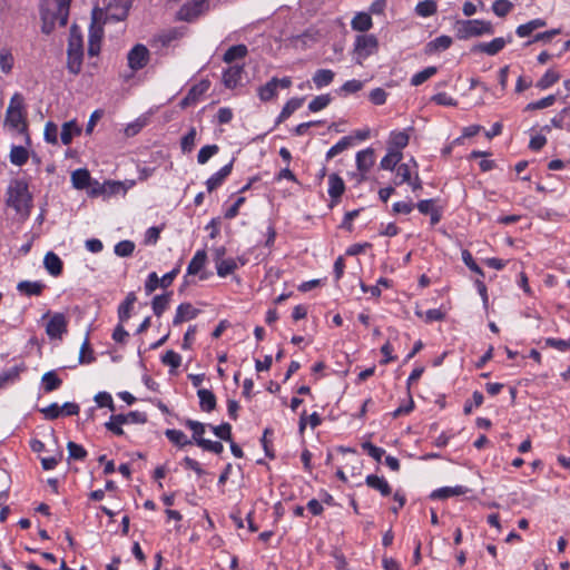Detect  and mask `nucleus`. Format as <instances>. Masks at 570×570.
<instances>
[{
  "label": "nucleus",
  "instance_id": "1",
  "mask_svg": "<svg viewBox=\"0 0 570 570\" xmlns=\"http://www.w3.org/2000/svg\"><path fill=\"white\" fill-rule=\"evenodd\" d=\"M6 125L18 130L21 135H24L27 144H30L28 121L24 112V99L19 92H16L10 99L6 112Z\"/></svg>",
  "mask_w": 570,
  "mask_h": 570
},
{
  "label": "nucleus",
  "instance_id": "2",
  "mask_svg": "<svg viewBox=\"0 0 570 570\" xmlns=\"http://www.w3.org/2000/svg\"><path fill=\"white\" fill-rule=\"evenodd\" d=\"M83 60V41L77 26L70 28L67 47V69L69 73L77 76L81 71Z\"/></svg>",
  "mask_w": 570,
  "mask_h": 570
},
{
  "label": "nucleus",
  "instance_id": "3",
  "mask_svg": "<svg viewBox=\"0 0 570 570\" xmlns=\"http://www.w3.org/2000/svg\"><path fill=\"white\" fill-rule=\"evenodd\" d=\"M7 205L17 213L29 215L31 207V195L28 191V185L22 180H13L8 188Z\"/></svg>",
  "mask_w": 570,
  "mask_h": 570
},
{
  "label": "nucleus",
  "instance_id": "4",
  "mask_svg": "<svg viewBox=\"0 0 570 570\" xmlns=\"http://www.w3.org/2000/svg\"><path fill=\"white\" fill-rule=\"evenodd\" d=\"M494 28L490 21L471 19L459 20L456 22V37L459 39H469L472 37H480L483 35H493Z\"/></svg>",
  "mask_w": 570,
  "mask_h": 570
},
{
  "label": "nucleus",
  "instance_id": "5",
  "mask_svg": "<svg viewBox=\"0 0 570 570\" xmlns=\"http://www.w3.org/2000/svg\"><path fill=\"white\" fill-rule=\"evenodd\" d=\"M150 60V51L142 43L135 45L127 55L128 67L134 71L145 68Z\"/></svg>",
  "mask_w": 570,
  "mask_h": 570
},
{
  "label": "nucleus",
  "instance_id": "6",
  "mask_svg": "<svg viewBox=\"0 0 570 570\" xmlns=\"http://www.w3.org/2000/svg\"><path fill=\"white\" fill-rule=\"evenodd\" d=\"M132 0H110L106 9L107 21H122L128 17Z\"/></svg>",
  "mask_w": 570,
  "mask_h": 570
},
{
  "label": "nucleus",
  "instance_id": "7",
  "mask_svg": "<svg viewBox=\"0 0 570 570\" xmlns=\"http://www.w3.org/2000/svg\"><path fill=\"white\" fill-rule=\"evenodd\" d=\"M379 47L377 38L374 35H358L355 38L354 52L360 59L367 58Z\"/></svg>",
  "mask_w": 570,
  "mask_h": 570
},
{
  "label": "nucleus",
  "instance_id": "8",
  "mask_svg": "<svg viewBox=\"0 0 570 570\" xmlns=\"http://www.w3.org/2000/svg\"><path fill=\"white\" fill-rule=\"evenodd\" d=\"M96 12L97 9L92 11V22L89 29V39H88V55L90 57L98 56L101 50V41L104 38V29L100 26H96Z\"/></svg>",
  "mask_w": 570,
  "mask_h": 570
},
{
  "label": "nucleus",
  "instance_id": "9",
  "mask_svg": "<svg viewBox=\"0 0 570 570\" xmlns=\"http://www.w3.org/2000/svg\"><path fill=\"white\" fill-rule=\"evenodd\" d=\"M512 41V36H508V38L498 37L492 39L490 42H479L471 48V52H483L489 56L498 55L508 42Z\"/></svg>",
  "mask_w": 570,
  "mask_h": 570
},
{
  "label": "nucleus",
  "instance_id": "10",
  "mask_svg": "<svg viewBox=\"0 0 570 570\" xmlns=\"http://www.w3.org/2000/svg\"><path fill=\"white\" fill-rule=\"evenodd\" d=\"M68 322L62 313H55L46 326V333L50 338H60L67 333Z\"/></svg>",
  "mask_w": 570,
  "mask_h": 570
},
{
  "label": "nucleus",
  "instance_id": "11",
  "mask_svg": "<svg viewBox=\"0 0 570 570\" xmlns=\"http://www.w3.org/2000/svg\"><path fill=\"white\" fill-rule=\"evenodd\" d=\"M345 191V183L342 177L333 173L328 176V195L331 197L330 208H333L341 200L342 195Z\"/></svg>",
  "mask_w": 570,
  "mask_h": 570
},
{
  "label": "nucleus",
  "instance_id": "12",
  "mask_svg": "<svg viewBox=\"0 0 570 570\" xmlns=\"http://www.w3.org/2000/svg\"><path fill=\"white\" fill-rule=\"evenodd\" d=\"M374 161L375 155L373 148H366L356 154V167L361 173L358 181H363L365 179V175L372 168Z\"/></svg>",
  "mask_w": 570,
  "mask_h": 570
},
{
  "label": "nucleus",
  "instance_id": "13",
  "mask_svg": "<svg viewBox=\"0 0 570 570\" xmlns=\"http://www.w3.org/2000/svg\"><path fill=\"white\" fill-rule=\"evenodd\" d=\"M204 3L205 0H194L190 3L184 4L177 13L178 19L187 22L194 21L203 12Z\"/></svg>",
  "mask_w": 570,
  "mask_h": 570
},
{
  "label": "nucleus",
  "instance_id": "14",
  "mask_svg": "<svg viewBox=\"0 0 570 570\" xmlns=\"http://www.w3.org/2000/svg\"><path fill=\"white\" fill-rule=\"evenodd\" d=\"M233 165L234 158L206 180V187L209 193L217 189L224 183V180L230 175L233 170Z\"/></svg>",
  "mask_w": 570,
  "mask_h": 570
},
{
  "label": "nucleus",
  "instance_id": "15",
  "mask_svg": "<svg viewBox=\"0 0 570 570\" xmlns=\"http://www.w3.org/2000/svg\"><path fill=\"white\" fill-rule=\"evenodd\" d=\"M244 72V65H234L228 67L223 72V83L228 89L237 87Z\"/></svg>",
  "mask_w": 570,
  "mask_h": 570
},
{
  "label": "nucleus",
  "instance_id": "16",
  "mask_svg": "<svg viewBox=\"0 0 570 570\" xmlns=\"http://www.w3.org/2000/svg\"><path fill=\"white\" fill-rule=\"evenodd\" d=\"M407 130H413V127H409L406 130L397 131L393 130L390 134L389 137V150H400L404 149L410 141V135L407 134Z\"/></svg>",
  "mask_w": 570,
  "mask_h": 570
},
{
  "label": "nucleus",
  "instance_id": "17",
  "mask_svg": "<svg viewBox=\"0 0 570 570\" xmlns=\"http://www.w3.org/2000/svg\"><path fill=\"white\" fill-rule=\"evenodd\" d=\"M200 311L195 308L190 303H181L176 309V314L173 320V325H179L183 322L195 318Z\"/></svg>",
  "mask_w": 570,
  "mask_h": 570
},
{
  "label": "nucleus",
  "instance_id": "18",
  "mask_svg": "<svg viewBox=\"0 0 570 570\" xmlns=\"http://www.w3.org/2000/svg\"><path fill=\"white\" fill-rule=\"evenodd\" d=\"M365 483L368 488L379 491L382 497H390L392 494V488L383 476L368 474Z\"/></svg>",
  "mask_w": 570,
  "mask_h": 570
},
{
  "label": "nucleus",
  "instance_id": "19",
  "mask_svg": "<svg viewBox=\"0 0 570 570\" xmlns=\"http://www.w3.org/2000/svg\"><path fill=\"white\" fill-rule=\"evenodd\" d=\"M43 265L47 272L55 277L60 276L62 274L63 263L60 259V257L53 252H48L45 255Z\"/></svg>",
  "mask_w": 570,
  "mask_h": 570
},
{
  "label": "nucleus",
  "instance_id": "20",
  "mask_svg": "<svg viewBox=\"0 0 570 570\" xmlns=\"http://www.w3.org/2000/svg\"><path fill=\"white\" fill-rule=\"evenodd\" d=\"M453 40L450 36L442 35L440 37H436L435 39L429 41L425 45L424 52L425 55H433L439 51H444L449 49L452 45Z\"/></svg>",
  "mask_w": 570,
  "mask_h": 570
},
{
  "label": "nucleus",
  "instance_id": "21",
  "mask_svg": "<svg viewBox=\"0 0 570 570\" xmlns=\"http://www.w3.org/2000/svg\"><path fill=\"white\" fill-rule=\"evenodd\" d=\"M468 491H469V489L463 485L443 487V488L434 490L430 494V498L433 500H436V499L445 500V499H449L450 497L465 494Z\"/></svg>",
  "mask_w": 570,
  "mask_h": 570
},
{
  "label": "nucleus",
  "instance_id": "22",
  "mask_svg": "<svg viewBox=\"0 0 570 570\" xmlns=\"http://www.w3.org/2000/svg\"><path fill=\"white\" fill-rule=\"evenodd\" d=\"M197 395L199 397V406L202 411L209 413L216 409L217 400L210 390L199 389L197 391Z\"/></svg>",
  "mask_w": 570,
  "mask_h": 570
},
{
  "label": "nucleus",
  "instance_id": "23",
  "mask_svg": "<svg viewBox=\"0 0 570 570\" xmlns=\"http://www.w3.org/2000/svg\"><path fill=\"white\" fill-rule=\"evenodd\" d=\"M81 127L78 126L76 120L66 121L61 127L60 139L63 145H70L75 136L81 134Z\"/></svg>",
  "mask_w": 570,
  "mask_h": 570
},
{
  "label": "nucleus",
  "instance_id": "24",
  "mask_svg": "<svg viewBox=\"0 0 570 570\" xmlns=\"http://www.w3.org/2000/svg\"><path fill=\"white\" fill-rule=\"evenodd\" d=\"M305 98L304 97H294L286 101L284 105L281 114L278 115L276 119V125L285 121L287 118L292 116L294 111H296L298 108L302 107Z\"/></svg>",
  "mask_w": 570,
  "mask_h": 570
},
{
  "label": "nucleus",
  "instance_id": "25",
  "mask_svg": "<svg viewBox=\"0 0 570 570\" xmlns=\"http://www.w3.org/2000/svg\"><path fill=\"white\" fill-rule=\"evenodd\" d=\"M45 288L41 282L21 281L17 285V289L26 296H40Z\"/></svg>",
  "mask_w": 570,
  "mask_h": 570
},
{
  "label": "nucleus",
  "instance_id": "26",
  "mask_svg": "<svg viewBox=\"0 0 570 570\" xmlns=\"http://www.w3.org/2000/svg\"><path fill=\"white\" fill-rule=\"evenodd\" d=\"M136 301L137 296L135 292H130L127 294L125 301L118 306V318L120 323H125L130 318V313Z\"/></svg>",
  "mask_w": 570,
  "mask_h": 570
},
{
  "label": "nucleus",
  "instance_id": "27",
  "mask_svg": "<svg viewBox=\"0 0 570 570\" xmlns=\"http://www.w3.org/2000/svg\"><path fill=\"white\" fill-rule=\"evenodd\" d=\"M248 55V49L246 45L239 43L229 47L223 56V61L226 63H232L235 60L244 59Z\"/></svg>",
  "mask_w": 570,
  "mask_h": 570
},
{
  "label": "nucleus",
  "instance_id": "28",
  "mask_svg": "<svg viewBox=\"0 0 570 570\" xmlns=\"http://www.w3.org/2000/svg\"><path fill=\"white\" fill-rule=\"evenodd\" d=\"M206 252L204 249L197 250L188 264L187 275H197L198 273H200L206 264Z\"/></svg>",
  "mask_w": 570,
  "mask_h": 570
},
{
  "label": "nucleus",
  "instance_id": "29",
  "mask_svg": "<svg viewBox=\"0 0 570 570\" xmlns=\"http://www.w3.org/2000/svg\"><path fill=\"white\" fill-rule=\"evenodd\" d=\"M171 295H173V292H166L164 294L156 295L153 298L151 308H153L154 314L157 317H160L164 314V312L167 309V307L170 303Z\"/></svg>",
  "mask_w": 570,
  "mask_h": 570
},
{
  "label": "nucleus",
  "instance_id": "30",
  "mask_svg": "<svg viewBox=\"0 0 570 570\" xmlns=\"http://www.w3.org/2000/svg\"><path fill=\"white\" fill-rule=\"evenodd\" d=\"M27 370V366L23 362L18 365L10 367L7 371L0 373V389L3 387L9 382H14L19 379L20 374Z\"/></svg>",
  "mask_w": 570,
  "mask_h": 570
},
{
  "label": "nucleus",
  "instance_id": "31",
  "mask_svg": "<svg viewBox=\"0 0 570 570\" xmlns=\"http://www.w3.org/2000/svg\"><path fill=\"white\" fill-rule=\"evenodd\" d=\"M91 176L88 169L78 168L71 174L72 186L76 189H85L90 185Z\"/></svg>",
  "mask_w": 570,
  "mask_h": 570
},
{
  "label": "nucleus",
  "instance_id": "32",
  "mask_svg": "<svg viewBox=\"0 0 570 570\" xmlns=\"http://www.w3.org/2000/svg\"><path fill=\"white\" fill-rule=\"evenodd\" d=\"M547 24V21L541 18H537L528 21L527 23L520 24L517 27L515 33L520 38H524L530 36L534 30L542 28Z\"/></svg>",
  "mask_w": 570,
  "mask_h": 570
},
{
  "label": "nucleus",
  "instance_id": "33",
  "mask_svg": "<svg viewBox=\"0 0 570 570\" xmlns=\"http://www.w3.org/2000/svg\"><path fill=\"white\" fill-rule=\"evenodd\" d=\"M41 381H42L43 391L46 393H50L52 391L58 390L62 384V380L58 376L56 371L46 372L42 375Z\"/></svg>",
  "mask_w": 570,
  "mask_h": 570
},
{
  "label": "nucleus",
  "instance_id": "34",
  "mask_svg": "<svg viewBox=\"0 0 570 570\" xmlns=\"http://www.w3.org/2000/svg\"><path fill=\"white\" fill-rule=\"evenodd\" d=\"M258 97L262 101L267 102L272 100L277 95L276 89V77H273L265 85L258 87L257 89Z\"/></svg>",
  "mask_w": 570,
  "mask_h": 570
},
{
  "label": "nucleus",
  "instance_id": "35",
  "mask_svg": "<svg viewBox=\"0 0 570 570\" xmlns=\"http://www.w3.org/2000/svg\"><path fill=\"white\" fill-rule=\"evenodd\" d=\"M352 28L353 30L365 32L372 28V18L366 12H358L353 19H352Z\"/></svg>",
  "mask_w": 570,
  "mask_h": 570
},
{
  "label": "nucleus",
  "instance_id": "36",
  "mask_svg": "<svg viewBox=\"0 0 570 570\" xmlns=\"http://www.w3.org/2000/svg\"><path fill=\"white\" fill-rule=\"evenodd\" d=\"M402 151L389 150V153L381 159L380 167L384 170H393L395 166L402 160Z\"/></svg>",
  "mask_w": 570,
  "mask_h": 570
},
{
  "label": "nucleus",
  "instance_id": "37",
  "mask_svg": "<svg viewBox=\"0 0 570 570\" xmlns=\"http://www.w3.org/2000/svg\"><path fill=\"white\" fill-rule=\"evenodd\" d=\"M335 73L331 69H318L313 75V82L317 88L328 86L334 80Z\"/></svg>",
  "mask_w": 570,
  "mask_h": 570
},
{
  "label": "nucleus",
  "instance_id": "38",
  "mask_svg": "<svg viewBox=\"0 0 570 570\" xmlns=\"http://www.w3.org/2000/svg\"><path fill=\"white\" fill-rule=\"evenodd\" d=\"M307 421H308V423L311 424V426L313 429H315V428H317L318 425L322 424V417L320 416L318 413L313 412L309 416H307V413L304 410L302 412L299 421H298V431H299L301 434L304 433V431L306 429Z\"/></svg>",
  "mask_w": 570,
  "mask_h": 570
},
{
  "label": "nucleus",
  "instance_id": "39",
  "mask_svg": "<svg viewBox=\"0 0 570 570\" xmlns=\"http://www.w3.org/2000/svg\"><path fill=\"white\" fill-rule=\"evenodd\" d=\"M560 73L553 69H548L546 73L537 81L535 87L544 90L553 86L560 79Z\"/></svg>",
  "mask_w": 570,
  "mask_h": 570
},
{
  "label": "nucleus",
  "instance_id": "40",
  "mask_svg": "<svg viewBox=\"0 0 570 570\" xmlns=\"http://www.w3.org/2000/svg\"><path fill=\"white\" fill-rule=\"evenodd\" d=\"M165 435L170 442H173L175 445L179 448H184L188 444H191V441L188 440L185 433L180 430L167 429L165 431Z\"/></svg>",
  "mask_w": 570,
  "mask_h": 570
},
{
  "label": "nucleus",
  "instance_id": "41",
  "mask_svg": "<svg viewBox=\"0 0 570 570\" xmlns=\"http://www.w3.org/2000/svg\"><path fill=\"white\" fill-rule=\"evenodd\" d=\"M29 154L23 146H13L10 151V161L13 165L22 166L28 161Z\"/></svg>",
  "mask_w": 570,
  "mask_h": 570
},
{
  "label": "nucleus",
  "instance_id": "42",
  "mask_svg": "<svg viewBox=\"0 0 570 570\" xmlns=\"http://www.w3.org/2000/svg\"><path fill=\"white\" fill-rule=\"evenodd\" d=\"M209 87L210 81L208 79H202L198 83L191 86L187 94L196 104L199 98L209 89Z\"/></svg>",
  "mask_w": 570,
  "mask_h": 570
},
{
  "label": "nucleus",
  "instance_id": "43",
  "mask_svg": "<svg viewBox=\"0 0 570 570\" xmlns=\"http://www.w3.org/2000/svg\"><path fill=\"white\" fill-rule=\"evenodd\" d=\"M438 72V68L434 66L426 67L425 69L416 72L411 78V85L412 86H420L424 83L426 80H429L432 76H434Z\"/></svg>",
  "mask_w": 570,
  "mask_h": 570
},
{
  "label": "nucleus",
  "instance_id": "44",
  "mask_svg": "<svg viewBox=\"0 0 570 570\" xmlns=\"http://www.w3.org/2000/svg\"><path fill=\"white\" fill-rule=\"evenodd\" d=\"M218 151H219V146L216 144L206 145V146L202 147L197 155L198 164H200V165L206 164L213 156L218 154Z\"/></svg>",
  "mask_w": 570,
  "mask_h": 570
},
{
  "label": "nucleus",
  "instance_id": "45",
  "mask_svg": "<svg viewBox=\"0 0 570 570\" xmlns=\"http://www.w3.org/2000/svg\"><path fill=\"white\" fill-rule=\"evenodd\" d=\"M438 10L436 2L434 0H424L416 4L415 11L421 17H430Z\"/></svg>",
  "mask_w": 570,
  "mask_h": 570
},
{
  "label": "nucleus",
  "instance_id": "46",
  "mask_svg": "<svg viewBox=\"0 0 570 570\" xmlns=\"http://www.w3.org/2000/svg\"><path fill=\"white\" fill-rule=\"evenodd\" d=\"M96 361L95 352L90 346L88 337L81 345L79 353V363L80 364H90Z\"/></svg>",
  "mask_w": 570,
  "mask_h": 570
},
{
  "label": "nucleus",
  "instance_id": "47",
  "mask_svg": "<svg viewBox=\"0 0 570 570\" xmlns=\"http://www.w3.org/2000/svg\"><path fill=\"white\" fill-rule=\"evenodd\" d=\"M236 268L237 264L233 258L223 259L216 263L217 274L220 277H226L227 275L234 273Z\"/></svg>",
  "mask_w": 570,
  "mask_h": 570
},
{
  "label": "nucleus",
  "instance_id": "48",
  "mask_svg": "<svg viewBox=\"0 0 570 570\" xmlns=\"http://www.w3.org/2000/svg\"><path fill=\"white\" fill-rule=\"evenodd\" d=\"M352 144V137L345 136L340 141H337L334 146H332L328 151L326 153V158L332 159L340 153L347 149Z\"/></svg>",
  "mask_w": 570,
  "mask_h": 570
},
{
  "label": "nucleus",
  "instance_id": "49",
  "mask_svg": "<svg viewBox=\"0 0 570 570\" xmlns=\"http://www.w3.org/2000/svg\"><path fill=\"white\" fill-rule=\"evenodd\" d=\"M197 131L195 127H190L188 132L183 136L180 147L183 153H190L194 149Z\"/></svg>",
  "mask_w": 570,
  "mask_h": 570
},
{
  "label": "nucleus",
  "instance_id": "50",
  "mask_svg": "<svg viewBox=\"0 0 570 570\" xmlns=\"http://www.w3.org/2000/svg\"><path fill=\"white\" fill-rule=\"evenodd\" d=\"M332 101V98L328 94L316 96L309 104L308 110L312 112H317L324 108H326Z\"/></svg>",
  "mask_w": 570,
  "mask_h": 570
},
{
  "label": "nucleus",
  "instance_id": "51",
  "mask_svg": "<svg viewBox=\"0 0 570 570\" xmlns=\"http://www.w3.org/2000/svg\"><path fill=\"white\" fill-rule=\"evenodd\" d=\"M185 425L193 431V440L198 445L199 440H205L203 434L205 433V424L194 420H187Z\"/></svg>",
  "mask_w": 570,
  "mask_h": 570
},
{
  "label": "nucleus",
  "instance_id": "52",
  "mask_svg": "<svg viewBox=\"0 0 570 570\" xmlns=\"http://www.w3.org/2000/svg\"><path fill=\"white\" fill-rule=\"evenodd\" d=\"M214 434L219 438L220 440L232 442L233 434H232V425L227 422L222 423L220 425L213 426L210 425Z\"/></svg>",
  "mask_w": 570,
  "mask_h": 570
},
{
  "label": "nucleus",
  "instance_id": "53",
  "mask_svg": "<svg viewBox=\"0 0 570 570\" xmlns=\"http://www.w3.org/2000/svg\"><path fill=\"white\" fill-rule=\"evenodd\" d=\"M363 210V208H357L351 212H346L342 223L340 224V228L344 229L346 232L352 233L354 230L353 220L358 217L360 213Z\"/></svg>",
  "mask_w": 570,
  "mask_h": 570
},
{
  "label": "nucleus",
  "instance_id": "54",
  "mask_svg": "<svg viewBox=\"0 0 570 570\" xmlns=\"http://www.w3.org/2000/svg\"><path fill=\"white\" fill-rule=\"evenodd\" d=\"M513 8L509 0H495L492 4V10L498 17H505Z\"/></svg>",
  "mask_w": 570,
  "mask_h": 570
},
{
  "label": "nucleus",
  "instance_id": "55",
  "mask_svg": "<svg viewBox=\"0 0 570 570\" xmlns=\"http://www.w3.org/2000/svg\"><path fill=\"white\" fill-rule=\"evenodd\" d=\"M135 250V243L131 240H121L115 246V254L119 257H128Z\"/></svg>",
  "mask_w": 570,
  "mask_h": 570
},
{
  "label": "nucleus",
  "instance_id": "56",
  "mask_svg": "<svg viewBox=\"0 0 570 570\" xmlns=\"http://www.w3.org/2000/svg\"><path fill=\"white\" fill-rule=\"evenodd\" d=\"M67 450L69 452V458L73 460H85L87 456V451L80 444H77L72 441L67 443Z\"/></svg>",
  "mask_w": 570,
  "mask_h": 570
},
{
  "label": "nucleus",
  "instance_id": "57",
  "mask_svg": "<svg viewBox=\"0 0 570 570\" xmlns=\"http://www.w3.org/2000/svg\"><path fill=\"white\" fill-rule=\"evenodd\" d=\"M0 67L4 73H9L13 67V56L9 49L0 51Z\"/></svg>",
  "mask_w": 570,
  "mask_h": 570
},
{
  "label": "nucleus",
  "instance_id": "58",
  "mask_svg": "<svg viewBox=\"0 0 570 570\" xmlns=\"http://www.w3.org/2000/svg\"><path fill=\"white\" fill-rule=\"evenodd\" d=\"M362 449L367 452L375 461L380 462L382 456L385 454V450L374 445L370 441H365L361 444Z\"/></svg>",
  "mask_w": 570,
  "mask_h": 570
},
{
  "label": "nucleus",
  "instance_id": "59",
  "mask_svg": "<svg viewBox=\"0 0 570 570\" xmlns=\"http://www.w3.org/2000/svg\"><path fill=\"white\" fill-rule=\"evenodd\" d=\"M161 362L171 368H178L181 364V356L173 350H168L163 356Z\"/></svg>",
  "mask_w": 570,
  "mask_h": 570
},
{
  "label": "nucleus",
  "instance_id": "60",
  "mask_svg": "<svg viewBox=\"0 0 570 570\" xmlns=\"http://www.w3.org/2000/svg\"><path fill=\"white\" fill-rule=\"evenodd\" d=\"M181 37L183 32L176 28H173L159 35L158 40L161 42L163 46H169L173 41Z\"/></svg>",
  "mask_w": 570,
  "mask_h": 570
},
{
  "label": "nucleus",
  "instance_id": "61",
  "mask_svg": "<svg viewBox=\"0 0 570 570\" xmlns=\"http://www.w3.org/2000/svg\"><path fill=\"white\" fill-rule=\"evenodd\" d=\"M95 401L99 407H108L111 412L116 411L112 397L108 392H99L96 394Z\"/></svg>",
  "mask_w": 570,
  "mask_h": 570
},
{
  "label": "nucleus",
  "instance_id": "62",
  "mask_svg": "<svg viewBox=\"0 0 570 570\" xmlns=\"http://www.w3.org/2000/svg\"><path fill=\"white\" fill-rule=\"evenodd\" d=\"M41 31L46 35H50L55 29L56 16L49 11L41 13Z\"/></svg>",
  "mask_w": 570,
  "mask_h": 570
},
{
  "label": "nucleus",
  "instance_id": "63",
  "mask_svg": "<svg viewBox=\"0 0 570 570\" xmlns=\"http://www.w3.org/2000/svg\"><path fill=\"white\" fill-rule=\"evenodd\" d=\"M411 179V171L407 164H400L396 169V178L394 184L396 186L402 185L404 183H409Z\"/></svg>",
  "mask_w": 570,
  "mask_h": 570
},
{
  "label": "nucleus",
  "instance_id": "64",
  "mask_svg": "<svg viewBox=\"0 0 570 570\" xmlns=\"http://www.w3.org/2000/svg\"><path fill=\"white\" fill-rule=\"evenodd\" d=\"M161 279L156 272H151L145 282V292L147 295L154 293L158 287H161Z\"/></svg>",
  "mask_w": 570,
  "mask_h": 570
}]
</instances>
